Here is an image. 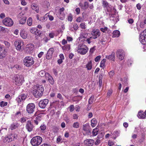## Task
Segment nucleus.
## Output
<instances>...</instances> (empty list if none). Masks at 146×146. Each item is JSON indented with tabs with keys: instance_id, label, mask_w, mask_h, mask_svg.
<instances>
[{
	"instance_id": "37",
	"label": "nucleus",
	"mask_w": 146,
	"mask_h": 146,
	"mask_svg": "<svg viewBox=\"0 0 146 146\" xmlns=\"http://www.w3.org/2000/svg\"><path fill=\"white\" fill-rule=\"evenodd\" d=\"M7 104V102H4L3 101L1 102L0 103V106L1 107H3L5 106H6Z\"/></svg>"
},
{
	"instance_id": "41",
	"label": "nucleus",
	"mask_w": 146,
	"mask_h": 146,
	"mask_svg": "<svg viewBox=\"0 0 146 146\" xmlns=\"http://www.w3.org/2000/svg\"><path fill=\"white\" fill-rule=\"evenodd\" d=\"M94 100V97L93 96H91L90 98L89 101L88 103L89 104H92Z\"/></svg>"
},
{
	"instance_id": "14",
	"label": "nucleus",
	"mask_w": 146,
	"mask_h": 146,
	"mask_svg": "<svg viewBox=\"0 0 146 146\" xmlns=\"http://www.w3.org/2000/svg\"><path fill=\"white\" fill-rule=\"evenodd\" d=\"M22 44L23 45V43L20 40L16 41L15 42V45L17 50H20L23 49V47L22 46Z\"/></svg>"
},
{
	"instance_id": "6",
	"label": "nucleus",
	"mask_w": 146,
	"mask_h": 146,
	"mask_svg": "<svg viewBox=\"0 0 146 146\" xmlns=\"http://www.w3.org/2000/svg\"><path fill=\"white\" fill-rule=\"evenodd\" d=\"M35 106L33 103L28 104L27 106V111L29 113H33L35 111Z\"/></svg>"
},
{
	"instance_id": "27",
	"label": "nucleus",
	"mask_w": 146,
	"mask_h": 146,
	"mask_svg": "<svg viewBox=\"0 0 146 146\" xmlns=\"http://www.w3.org/2000/svg\"><path fill=\"white\" fill-rule=\"evenodd\" d=\"M31 7L33 10H35L36 12H38V8L36 4L35 3L32 4Z\"/></svg>"
},
{
	"instance_id": "31",
	"label": "nucleus",
	"mask_w": 146,
	"mask_h": 146,
	"mask_svg": "<svg viewBox=\"0 0 146 146\" xmlns=\"http://www.w3.org/2000/svg\"><path fill=\"white\" fill-rule=\"evenodd\" d=\"M49 75V78H48V80L49 82V83L51 84L52 85H53L54 83V81L53 79V78L52 76H50L49 74L48 75Z\"/></svg>"
},
{
	"instance_id": "15",
	"label": "nucleus",
	"mask_w": 146,
	"mask_h": 146,
	"mask_svg": "<svg viewBox=\"0 0 146 146\" xmlns=\"http://www.w3.org/2000/svg\"><path fill=\"white\" fill-rule=\"evenodd\" d=\"M102 4L103 8H106L107 11L109 12L111 8L108 2L106 0H102Z\"/></svg>"
},
{
	"instance_id": "58",
	"label": "nucleus",
	"mask_w": 146,
	"mask_h": 146,
	"mask_svg": "<svg viewBox=\"0 0 146 146\" xmlns=\"http://www.w3.org/2000/svg\"><path fill=\"white\" fill-rule=\"evenodd\" d=\"M4 44H5L6 47L8 48L10 46V43L8 42L5 41L4 42Z\"/></svg>"
},
{
	"instance_id": "4",
	"label": "nucleus",
	"mask_w": 146,
	"mask_h": 146,
	"mask_svg": "<svg viewBox=\"0 0 146 146\" xmlns=\"http://www.w3.org/2000/svg\"><path fill=\"white\" fill-rule=\"evenodd\" d=\"M78 49H77L78 52L81 54H84L87 52L88 48L85 45H81L79 44L78 46Z\"/></svg>"
},
{
	"instance_id": "64",
	"label": "nucleus",
	"mask_w": 146,
	"mask_h": 146,
	"mask_svg": "<svg viewBox=\"0 0 146 146\" xmlns=\"http://www.w3.org/2000/svg\"><path fill=\"white\" fill-rule=\"evenodd\" d=\"M54 34L53 33H50L49 34V37L51 38H53L54 37Z\"/></svg>"
},
{
	"instance_id": "26",
	"label": "nucleus",
	"mask_w": 146,
	"mask_h": 146,
	"mask_svg": "<svg viewBox=\"0 0 146 146\" xmlns=\"http://www.w3.org/2000/svg\"><path fill=\"white\" fill-rule=\"evenodd\" d=\"M91 125L93 127H95L97 125V121L96 119L93 118L91 120Z\"/></svg>"
},
{
	"instance_id": "9",
	"label": "nucleus",
	"mask_w": 146,
	"mask_h": 146,
	"mask_svg": "<svg viewBox=\"0 0 146 146\" xmlns=\"http://www.w3.org/2000/svg\"><path fill=\"white\" fill-rule=\"evenodd\" d=\"M83 130L85 131L86 134L90 135L91 133L92 129L89 123H86L83 125Z\"/></svg>"
},
{
	"instance_id": "12",
	"label": "nucleus",
	"mask_w": 146,
	"mask_h": 146,
	"mask_svg": "<svg viewBox=\"0 0 146 146\" xmlns=\"http://www.w3.org/2000/svg\"><path fill=\"white\" fill-rule=\"evenodd\" d=\"M48 102V100L45 99L40 101L38 103V105L40 108L44 109L45 108Z\"/></svg>"
},
{
	"instance_id": "43",
	"label": "nucleus",
	"mask_w": 146,
	"mask_h": 146,
	"mask_svg": "<svg viewBox=\"0 0 146 146\" xmlns=\"http://www.w3.org/2000/svg\"><path fill=\"white\" fill-rule=\"evenodd\" d=\"M68 21H72L73 18L71 14H70L68 16Z\"/></svg>"
},
{
	"instance_id": "53",
	"label": "nucleus",
	"mask_w": 146,
	"mask_h": 146,
	"mask_svg": "<svg viewBox=\"0 0 146 146\" xmlns=\"http://www.w3.org/2000/svg\"><path fill=\"white\" fill-rule=\"evenodd\" d=\"M73 28L75 31H76L78 28V27L77 24L74 23L73 25Z\"/></svg>"
},
{
	"instance_id": "23",
	"label": "nucleus",
	"mask_w": 146,
	"mask_h": 146,
	"mask_svg": "<svg viewBox=\"0 0 146 146\" xmlns=\"http://www.w3.org/2000/svg\"><path fill=\"white\" fill-rule=\"evenodd\" d=\"M120 35L119 31L117 30H116L114 31L113 32V37H117L119 36Z\"/></svg>"
},
{
	"instance_id": "55",
	"label": "nucleus",
	"mask_w": 146,
	"mask_h": 146,
	"mask_svg": "<svg viewBox=\"0 0 146 146\" xmlns=\"http://www.w3.org/2000/svg\"><path fill=\"white\" fill-rule=\"evenodd\" d=\"M128 22L130 24H132L134 22L133 20L132 19H130L128 20Z\"/></svg>"
},
{
	"instance_id": "63",
	"label": "nucleus",
	"mask_w": 146,
	"mask_h": 146,
	"mask_svg": "<svg viewBox=\"0 0 146 146\" xmlns=\"http://www.w3.org/2000/svg\"><path fill=\"white\" fill-rule=\"evenodd\" d=\"M75 11H76V12L77 14H79L80 11V9L79 8H76V9Z\"/></svg>"
},
{
	"instance_id": "13",
	"label": "nucleus",
	"mask_w": 146,
	"mask_h": 146,
	"mask_svg": "<svg viewBox=\"0 0 146 146\" xmlns=\"http://www.w3.org/2000/svg\"><path fill=\"white\" fill-rule=\"evenodd\" d=\"M6 53L4 46L0 44V58L5 57Z\"/></svg>"
},
{
	"instance_id": "29",
	"label": "nucleus",
	"mask_w": 146,
	"mask_h": 146,
	"mask_svg": "<svg viewBox=\"0 0 146 146\" xmlns=\"http://www.w3.org/2000/svg\"><path fill=\"white\" fill-rule=\"evenodd\" d=\"M62 48L63 50H65L68 51L70 48V45L68 44H67L63 46Z\"/></svg>"
},
{
	"instance_id": "36",
	"label": "nucleus",
	"mask_w": 146,
	"mask_h": 146,
	"mask_svg": "<svg viewBox=\"0 0 146 146\" xmlns=\"http://www.w3.org/2000/svg\"><path fill=\"white\" fill-rule=\"evenodd\" d=\"M106 61V59H103L101 62L100 66L101 67H103L104 66L105 62Z\"/></svg>"
},
{
	"instance_id": "20",
	"label": "nucleus",
	"mask_w": 146,
	"mask_h": 146,
	"mask_svg": "<svg viewBox=\"0 0 146 146\" xmlns=\"http://www.w3.org/2000/svg\"><path fill=\"white\" fill-rule=\"evenodd\" d=\"M27 96L24 94H22L19 96L18 98H16L18 102H21L22 100H25Z\"/></svg>"
},
{
	"instance_id": "44",
	"label": "nucleus",
	"mask_w": 146,
	"mask_h": 146,
	"mask_svg": "<svg viewBox=\"0 0 146 146\" xmlns=\"http://www.w3.org/2000/svg\"><path fill=\"white\" fill-rule=\"evenodd\" d=\"M36 33L35 34L37 35V36H40L41 34V32L39 30H38L37 29H36L35 31Z\"/></svg>"
},
{
	"instance_id": "40",
	"label": "nucleus",
	"mask_w": 146,
	"mask_h": 146,
	"mask_svg": "<svg viewBox=\"0 0 146 146\" xmlns=\"http://www.w3.org/2000/svg\"><path fill=\"white\" fill-rule=\"evenodd\" d=\"M102 78L100 77V76L99 77V81L98 82L99 86L100 88H101L102 84Z\"/></svg>"
},
{
	"instance_id": "52",
	"label": "nucleus",
	"mask_w": 146,
	"mask_h": 146,
	"mask_svg": "<svg viewBox=\"0 0 146 146\" xmlns=\"http://www.w3.org/2000/svg\"><path fill=\"white\" fill-rule=\"evenodd\" d=\"M101 58V56H97L95 59V61L96 62L100 60Z\"/></svg>"
},
{
	"instance_id": "45",
	"label": "nucleus",
	"mask_w": 146,
	"mask_h": 146,
	"mask_svg": "<svg viewBox=\"0 0 146 146\" xmlns=\"http://www.w3.org/2000/svg\"><path fill=\"white\" fill-rule=\"evenodd\" d=\"M46 128V127L45 125L43 124L42 125L40 126V128L41 130L44 131Z\"/></svg>"
},
{
	"instance_id": "50",
	"label": "nucleus",
	"mask_w": 146,
	"mask_h": 146,
	"mask_svg": "<svg viewBox=\"0 0 146 146\" xmlns=\"http://www.w3.org/2000/svg\"><path fill=\"white\" fill-rule=\"evenodd\" d=\"M27 119V118L26 117H23L21 118V122L22 123L25 122Z\"/></svg>"
},
{
	"instance_id": "16",
	"label": "nucleus",
	"mask_w": 146,
	"mask_h": 146,
	"mask_svg": "<svg viewBox=\"0 0 146 146\" xmlns=\"http://www.w3.org/2000/svg\"><path fill=\"white\" fill-rule=\"evenodd\" d=\"M54 51V50L53 48H50L47 52L46 58L47 59H50L52 58V54Z\"/></svg>"
},
{
	"instance_id": "60",
	"label": "nucleus",
	"mask_w": 146,
	"mask_h": 146,
	"mask_svg": "<svg viewBox=\"0 0 146 146\" xmlns=\"http://www.w3.org/2000/svg\"><path fill=\"white\" fill-rule=\"evenodd\" d=\"M136 7L137 8L138 10H140L141 8V6L140 4L139 3L137 5Z\"/></svg>"
},
{
	"instance_id": "39",
	"label": "nucleus",
	"mask_w": 146,
	"mask_h": 146,
	"mask_svg": "<svg viewBox=\"0 0 146 146\" xmlns=\"http://www.w3.org/2000/svg\"><path fill=\"white\" fill-rule=\"evenodd\" d=\"M73 127L74 128H78L79 127V124L78 122H74L73 125Z\"/></svg>"
},
{
	"instance_id": "33",
	"label": "nucleus",
	"mask_w": 146,
	"mask_h": 146,
	"mask_svg": "<svg viewBox=\"0 0 146 146\" xmlns=\"http://www.w3.org/2000/svg\"><path fill=\"white\" fill-rule=\"evenodd\" d=\"M46 74H48V75H49V74L48 73H46L43 70H41L39 72V75L41 77H43L44 76H45Z\"/></svg>"
},
{
	"instance_id": "57",
	"label": "nucleus",
	"mask_w": 146,
	"mask_h": 146,
	"mask_svg": "<svg viewBox=\"0 0 146 146\" xmlns=\"http://www.w3.org/2000/svg\"><path fill=\"white\" fill-rule=\"evenodd\" d=\"M61 137L60 136H59L57 138V143H58L60 142L61 140Z\"/></svg>"
},
{
	"instance_id": "10",
	"label": "nucleus",
	"mask_w": 146,
	"mask_h": 146,
	"mask_svg": "<svg viewBox=\"0 0 146 146\" xmlns=\"http://www.w3.org/2000/svg\"><path fill=\"white\" fill-rule=\"evenodd\" d=\"M3 24L7 26L10 27L13 24V22L11 19L6 18L3 20Z\"/></svg>"
},
{
	"instance_id": "32",
	"label": "nucleus",
	"mask_w": 146,
	"mask_h": 146,
	"mask_svg": "<svg viewBox=\"0 0 146 146\" xmlns=\"http://www.w3.org/2000/svg\"><path fill=\"white\" fill-rule=\"evenodd\" d=\"M86 67L88 70H90L92 68V62L90 61L86 65Z\"/></svg>"
},
{
	"instance_id": "3",
	"label": "nucleus",
	"mask_w": 146,
	"mask_h": 146,
	"mask_svg": "<svg viewBox=\"0 0 146 146\" xmlns=\"http://www.w3.org/2000/svg\"><path fill=\"white\" fill-rule=\"evenodd\" d=\"M34 58L31 56L26 57L23 60V63L27 67H29L33 65L34 63Z\"/></svg>"
},
{
	"instance_id": "11",
	"label": "nucleus",
	"mask_w": 146,
	"mask_h": 146,
	"mask_svg": "<svg viewBox=\"0 0 146 146\" xmlns=\"http://www.w3.org/2000/svg\"><path fill=\"white\" fill-rule=\"evenodd\" d=\"M23 78L22 76H19L17 75L15 76V78L13 79L14 81L15 82V83L16 85H17L21 84L22 82Z\"/></svg>"
},
{
	"instance_id": "46",
	"label": "nucleus",
	"mask_w": 146,
	"mask_h": 146,
	"mask_svg": "<svg viewBox=\"0 0 146 146\" xmlns=\"http://www.w3.org/2000/svg\"><path fill=\"white\" fill-rule=\"evenodd\" d=\"M80 26L81 28L82 29H85L86 28V25L85 23H81Z\"/></svg>"
},
{
	"instance_id": "8",
	"label": "nucleus",
	"mask_w": 146,
	"mask_h": 146,
	"mask_svg": "<svg viewBox=\"0 0 146 146\" xmlns=\"http://www.w3.org/2000/svg\"><path fill=\"white\" fill-rule=\"evenodd\" d=\"M125 53L124 51L122 50H118L116 52V55L120 60H122L124 58Z\"/></svg>"
},
{
	"instance_id": "35",
	"label": "nucleus",
	"mask_w": 146,
	"mask_h": 146,
	"mask_svg": "<svg viewBox=\"0 0 146 146\" xmlns=\"http://www.w3.org/2000/svg\"><path fill=\"white\" fill-rule=\"evenodd\" d=\"M98 128H96L93 130L92 134L94 136L98 134Z\"/></svg>"
},
{
	"instance_id": "22",
	"label": "nucleus",
	"mask_w": 146,
	"mask_h": 146,
	"mask_svg": "<svg viewBox=\"0 0 146 146\" xmlns=\"http://www.w3.org/2000/svg\"><path fill=\"white\" fill-rule=\"evenodd\" d=\"M34 45L33 44H29L26 46V49L28 52L32 51L33 49Z\"/></svg>"
},
{
	"instance_id": "54",
	"label": "nucleus",
	"mask_w": 146,
	"mask_h": 146,
	"mask_svg": "<svg viewBox=\"0 0 146 146\" xmlns=\"http://www.w3.org/2000/svg\"><path fill=\"white\" fill-rule=\"evenodd\" d=\"M74 107L73 105H71L69 107L70 111L72 112L74 110Z\"/></svg>"
},
{
	"instance_id": "56",
	"label": "nucleus",
	"mask_w": 146,
	"mask_h": 146,
	"mask_svg": "<svg viewBox=\"0 0 146 146\" xmlns=\"http://www.w3.org/2000/svg\"><path fill=\"white\" fill-rule=\"evenodd\" d=\"M145 24L143 22H141L140 25V27L141 28H143L145 27Z\"/></svg>"
},
{
	"instance_id": "24",
	"label": "nucleus",
	"mask_w": 146,
	"mask_h": 146,
	"mask_svg": "<svg viewBox=\"0 0 146 146\" xmlns=\"http://www.w3.org/2000/svg\"><path fill=\"white\" fill-rule=\"evenodd\" d=\"M142 112V111H140V112L138 113V116L139 118L142 119H144L145 118L146 116L145 115V114L144 112L143 113Z\"/></svg>"
},
{
	"instance_id": "30",
	"label": "nucleus",
	"mask_w": 146,
	"mask_h": 146,
	"mask_svg": "<svg viewBox=\"0 0 146 146\" xmlns=\"http://www.w3.org/2000/svg\"><path fill=\"white\" fill-rule=\"evenodd\" d=\"M18 127L17 123H13L11 125L10 128L11 130H13L17 128Z\"/></svg>"
},
{
	"instance_id": "48",
	"label": "nucleus",
	"mask_w": 146,
	"mask_h": 146,
	"mask_svg": "<svg viewBox=\"0 0 146 146\" xmlns=\"http://www.w3.org/2000/svg\"><path fill=\"white\" fill-rule=\"evenodd\" d=\"M36 29L35 28H33L30 29V32L31 33L33 34H35L36 33L35 31L36 30Z\"/></svg>"
},
{
	"instance_id": "1",
	"label": "nucleus",
	"mask_w": 146,
	"mask_h": 146,
	"mask_svg": "<svg viewBox=\"0 0 146 146\" xmlns=\"http://www.w3.org/2000/svg\"><path fill=\"white\" fill-rule=\"evenodd\" d=\"M44 91V88L40 85L35 87L32 93L36 98H38L42 96Z\"/></svg>"
},
{
	"instance_id": "25",
	"label": "nucleus",
	"mask_w": 146,
	"mask_h": 146,
	"mask_svg": "<svg viewBox=\"0 0 146 146\" xmlns=\"http://www.w3.org/2000/svg\"><path fill=\"white\" fill-rule=\"evenodd\" d=\"M20 35L23 38H26L27 37V34L25 33V31L24 30L21 31L20 32Z\"/></svg>"
},
{
	"instance_id": "17",
	"label": "nucleus",
	"mask_w": 146,
	"mask_h": 146,
	"mask_svg": "<svg viewBox=\"0 0 146 146\" xmlns=\"http://www.w3.org/2000/svg\"><path fill=\"white\" fill-rule=\"evenodd\" d=\"M91 34L93 36V38L95 39L99 37L100 35V32L98 30H93L92 31Z\"/></svg>"
},
{
	"instance_id": "34",
	"label": "nucleus",
	"mask_w": 146,
	"mask_h": 146,
	"mask_svg": "<svg viewBox=\"0 0 146 146\" xmlns=\"http://www.w3.org/2000/svg\"><path fill=\"white\" fill-rule=\"evenodd\" d=\"M26 17H23L19 21V23L21 24H23L26 21Z\"/></svg>"
},
{
	"instance_id": "18",
	"label": "nucleus",
	"mask_w": 146,
	"mask_h": 146,
	"mask_svg": "<svg viewBox=\"0 0 146 146\" xmlns=\"http://www.w3.org/2000/svg\"><path fill=\"white\" fill-rule=\"evenodd\" d=\"M26 127L28 131L29 132H31L32 131L34 127L31 121H27Z\"/></svg>"
},
{
	"instance_id": "61",
	"label": "nucleus",
	"mask_w": 146,
	"mask_h": 146,
	"mask_svg": "<svg viewBox=\"0 0 146 146\" xmlns=\"http://www.w3.org/2000/svg\"><path fill=\"white\" fill-rule=\"evenodd\" d=\"M114 144L113 142L109 141L108 142V145L109 146H112Z\"/></svg>"
},
{
	"instance_id": "62",
	"label": "nucleus",
	"mask_w": 146,
	"mask_h": 146,
	"mask_svg": "<svg viewBox=\"0 0 146 146\" xmlns=\"http://www.w3.org/2000/svg\"><path fill=\"white\" fill-rule=\"evenodd\" d=\"M82 19V17H79L77 19L76 21L77 22H80L81 21Z\"/></svg>"
},
{
	"instance_id": "47",
	"label": "nucleus",
	"mask_w": 146,
	"mask_h": 146,
	"mask_svg": "<svg viewBox=\"0 0 146 146\" xmlns=\"http://www.w3.org/2000/svg\"><path fill=\"white\" fill-rule=\"evenodd\" d=\"M107 27H105L104 28H101L100 29L101 31L103 33H106L108 30Z\"/></svg>"
},
{
	"instance_id": "7",
	"label": "nucleus",
	"mask_w": 146,
	"mask_h": 146,
	"mask_svg": "<svg viewBox=\"0 0 146 146\" xmlns=\"http://www.w3.org/2000/svg\"><path fill=\"white\" fill-rule=\"evenodd\" d=\"M139 40L143 44H145V42H146V29L139 35Z\"/></svg>"
},
{
	"instance_id": "51",
	"label": "nucleus",
	"mask_w": 146,
	"mask_h": 146,
	"mask_svg": "<svg viewBox=\"0 0 146 146\" xmlns=\"http://www.w3.org/2000/svg\"><path fill=\"white\" fill-rule=\"evenodd\" d=\"M95 50V46H94L90 48V53L91 54H92L93 53Z\"/></svg>"
},
{
	"instance_id": "59",
	"label": "nucleus",
	"mask_w": 146,
	"mask_h": 146,
	"mask_svg": "<svg viewBox=\"0 0 146 146\" xmlns=\"http://www.w3.org/2000/svg\"><path fill=\"white\" fill-rule=\"evenodd\" d=\"M57 97L58 98H59L60 100H62L63 99V98L62 96L60 94H58Z\"/></svg>"
},
{
	"instance_id": "19",
	"label": "nucleus",
	"mask_w": 146,
	"mask_h": 146,
	"mask_svg": "<svg viewBox=\"0 0 146 146\" xmlns=\"http://www.w3.org/2000/svg\"><path fill=\"white\" fill-rule=\"evenodd\" d=\"M94 141L93 139H87L84 141V143L86 145L92 146L94 143Z\"/></svg>"
},
{
	"instance_id": "49",
	"label": "nucleus",
	"mask_w": 146,
	"mask_h": 146,
	"mask_svg": "<svg viewBox=\"0 0 146 146\" xmlns=\"http://www.w3.org/2000/svg\"><path fill=\"white\" fill-rule=\"evenodd\" d=\"M104 133H101L100 134H99L98 136V138L100 139L102 138L104 136Z\"/></svg>"
},
{
	"instance_id": "42",
	"label": "nucleus",
	"mask_w": 146,
	"mask_h": 146,
	"mask_svg": "<svg viewBox=\"0 0 146 146\" xmlns=\"http://www.w3.org/2000/svg\"><path fill=\"white\" fill-rule=\"evenodd\" d=\"M42 117V115H39L36 117L35 120L38 121H40L41 120Z\"/></svg>"
},
{
	"instance_id": "5",
	"label": "nucleus",
	"mask_w": 146,
	"mask_h": 146,
	"mask_svg": "<svg viewBox=\"0 0 146 146\" xmlns=\"http://www.w3.org/2000/svg\"><path fill=\"white\" fill-rule=\"evenodd\" d=\"M15 138H16L15 135H13L12 133H10L5 137L3 139V141L4 143L10 142L14 141V139Z\"/></svg>"
},
{
	"instance_id": "28",
	"label": "nucleus",
	"mask_w": 146,
	"mask_h": 146,
	"mask_svg": "<svg viewBox=\"0 0 146 146\" xmlns=\"http://www.w3.org/2000/svg\"><path fill=\"white\" fill-rule=\"evenodd\" d=\"M80 6L82 7V9H86L88 7V3L87 2H85L84 3V6H83L82 4H80Z\"/></svg>"
},
{
	"instance_id": "21",
	"label": "nucleus",
	"mask_w": 146,
	"mask_h": 146,
	"mask_svg": "<svg viewBox=\"0 0 146 146\" xmlns=\"http://www.w3.org/2000/svg\"><path fill=\"white\" fill-rule=\"evenodd\" d=\"M115 52H112L111 55L109 56H106V58L107 59H108L110 60H112L113 61H114L115 59Z\"/></svg>"
},
{
	"instance_id": "38",
	"label": "nucleus",
	"mask_w": 146,
	"mask_h": 146,
	"mask_svg": "<svg viewBox=\"0 0 146 146\" xmlns=\"http://www.w3.org/2000/svg\"><path fill=\"white\" fill-rule=\"evenodd\" d=\"M32 19L31 17H29L27 23L28 25L30 26L32 25Z\"/></svg>"
},
{
	"instance_id": "2",
	"label": "nucleus",
	"mask_w": 146,
	"mask_h": 146,
	"mask_svg": "<svg viewBox=\"0 0 146 146\" xmlns=\"http://www.w3.org/2000/svg\"><path fill=\"white\" fill-rule=\"evenodd\" d=\"M42 138L39 136H36L33 137L31 139V143L34 146H37L40 144L42 142Z\"/></svg>"
}]
</instances>
